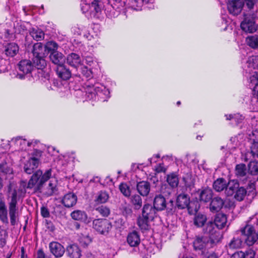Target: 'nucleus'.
<instances>
[{
    "label": "nucleus",
    "instance_id": "21",
    "mask_svg": "<svg viewBox=\"0 0 258 258\" xmlns=\"http://www.w3.org/2000/svg\"><path fill=\"white\" fill-rule=\"evenodd\" d=\"M257 29V26L256 25L253 20H247L246 18H244L243 20V31L246 33H253Z\"/></svg>",
    "mask_w": 258,
    "mask_h": 258
},
{
    "label": "nucleus",
    "instance_id": "14",
    "mask_svg": "<svg viewBox=\"0 0 258 258\" xmlns=\"http://www.w3.org/2000/svg\"><path fill=\"white\" fill-rule=\"evenodd\" d=\"M156 211L151 204H145L142 209V216L152 221L156 217Z\"/></svg>",
    "mask_w": 258,
    "mask_h": 258
},
{
    "label": "nucleus",
    "instance_id": "58",
    "mask_svg": "<svg viewBox=\"0 0 258 258\" xmlns=\"http://www.w3.org/2000/svg\"><path fill=\"white\" fill-rule=\"evenodd\" d=\"M83 258H104V255L101 254H93L90 252H86Z\"/></svg>",
    "mask_w": 258,
    "mask_h": 258
},
{
    "label": "nucleus",
    "instance_id": "13",
    "mask_svg": "<svg viewBox=\"0 0 258 258\" xmlns=\"http://www.w3.org/2000/svg\"><path fill=\"white\" fill-rule=\"evenodd\" d=\"M49 247L51 253L56 257H61L65 252L64 247L57 242L53 241L50 242Z\"/></svg>",
    "mask_w": 258,
    "mask_h": 258
},
{
    "label": "nucleus",
    "instance_id": "37",
    "mask_svg": "<svg viewBox=\"0 0 258 258\" xmlns=\"http://www.w3.org/2000/svg\"><path fill=\"white\" fill-rule=\"evenodd\" d=\"M227 185L226 181L223 178H218L213 183L214 189L218 192L222 191L224 189Z\"/></svg>",
    "mask_w": 258,
    "mask_h": 258
},
{
    "label": "nucleus",
    "instance_id": "10",
    "mask_svg": "<svg viewBox=\"0 0 258 258\" xmlns=\"http://www.w3.org/2000/svg\"><path fill=\"white\" fill-rule=\"evenodd\" d=\"M229 13L237 16L242 12V0H229L227 4Z\"/></svg>",
    "mask_w": 258,
    "mask_h": 258
},
{
    "label": "nucleus",
    "instance_id": "64",
    "mask_svg": "<svg viewBox=\"0 0 258 258\" xmlns=\"http://www.w3.org/2000/svg\"><path fill=\"white\" fill-rule=\"evenodd\" d=\"M160 157L159 154H157L154 155L152 158H150L148 159L150 164H151L152 162H156L157 161V159L159 158Z\"/></svg>",
    "mask_w": 258,
    "mask_h": 258
},
{
    "label": "nucleus",
    "instance_id": "39",
    "mask_svg": "<svg viewBox=\"0 0 258 258\" xmlns=\"http://www.w3.org/2000/svg\"><path fill=\"white\" fill-rule=\"evenodd\" d=\"M101 11V8L98 4L97 0H94L90 4L89 16L95 17L96 14Z\"/></svg>",
    "mask_w": 258,
    "mask_h": 258
},
{
    "label": "nucleus",
    "instance_id": "17",
    "mask_svg": "<svg viewBox=\"0 0 258 258\" xmlns=\"http://www.w3.org/2000/svg\"><path fill=\"white\" fill-rule=\"evenodd\" d=\"M140 236L136 231L130 232L126 237V241L131 247L137 246L140 243Z\"/></svg>",
    "mask_w": 258,
    "mask_h": 258
},
{
    "label": "nucleus",
    "instance_id": "26",
    "mask_svg": "<svg viewBox=\"0 0 258 258\" xmlns=\"http://www.w3.org/2000/svg\"><path fill=\"white\" fill-rule=\"evenodd\" d=\"M154 207L157 211L165 209L166 201L165 198L161 195L156 196L154 200Z\"/></svg>",
    "mask_w": 258,
    "mask_h": 258
},
{
    "label": "nucleus",
    "instance_id": "22",
    "mask_svg": "<svg viewBox=\"0 0 258 258\" xmlns=\"http://www.w3.org/2000/svg\"><path fill=\"white\" fill-rule=\"evenodd\" d=\"M67 62L71 66L78 69L81 63V59L80 56L75 53L69 54L67 57Z\"/></svg>",
    "mask_w": 258,
    "mask_h": 258
},
{
    "label": "nucleus",
    "instance_id": "30",
    "mask_svg": "<svg viewBox=\"0 0 258 258\" xmlns=\"http://www.w3.org/2000/svg\"><path fill=\"white\" fill-rule=\"evenodd\" d=\"M56 73L58 77L64 80L69 79L71 76V71L64 64L57 67Z\"/></svg>",
    "mask_w": 258,
    "mask_h": 258
},
{
    "label": "nucleus",
    "instance_id": "15",
    "mask_svg": "<svg viewBox=\"0 0 258 258\" xmlns=\"http://www.w3.org/2000/svg\"><path fill=\"white\" fill-rule=\"evenodd\" d=\"M251 175L258 174V161L251 160L246 166L243 164V176L246 174V171Z\"/></svg>",
    "mask_w": 258,
    "mask_h": 258
},
{
    "label": "nucleus",
    "instance_id": "34",
    "mask_svg": "<svg viewBox=\"0 0 258 258\" xmlns=\"http://www.w3.org/2000/svg\"><path fill=\"white\" fill-rule=\"evenodd\" d=\"M0 220L4 224H8V210L6 204L3 202H0Z\"/></svg>",
    "mask_w": 258,
    "mask_h": 258
},
{
    "label": "nucleus",
    "instance_id": "2",
    "mask_svg": "<svg viewBox=\"0 0 258 258\" xmlns=\"http://www.w3.org/2000/svg\"><path fill=\"white\" fill-rule=\"evenodd\" d=\"M74 94L79 101L83 102L97 99L105 101L110 97L109 90L98 83L93 85H86V87L75 90Z\"/></svg>",
    "mask_w": 258,
    "mask_h": 258
},
{
    "label": "nucleus",
    "instance_id": "8",
    "mask_svg": "<svg viewBox=\"0 0 258 258\" xmlns=\"http://www.w3.org/2000/svg\"><path fill=\"white\" fill-rule=\"evenodd\" d=\"M11 142L17 146L18 150L26 151L31 149V148H34L38 141L36 140L29 141L21 137H17L13 138Z\"/></svg>",
    "mask_w": 258,
    "mask_h": 258
},
{
    "label": "nucleus",
    "instance_id": "27",
    "mask_svg": "<svg viewBox=\"0 0 258 258\" xmlns=\"http://www.w3.org/2000/svg\"><path fill=\"white\" fill-rule=\"evenodd\" d=\"M137 188L141 195L147 196L150 190V185L147 181H142L137 183Z\"/></svg>",
    "mask_w": 258,
    "mask_h": 258
},
{
    "label": "nucleus",
    "instance_id": "38",
    "mask_svg": "<svg viewBox=\"0 0 258 258\" xmlns=\"http://www.w3.org/2000/svg\"><path fill=\"white\" fill-rule=\"evenodd\" d=\"M30 34L33 38L36 41L42 40L44 36V32L38 28H32L30 31Z\"/></svg>",
    "mask_w": 258,
    "mask_h": 258
},
{
    "label": "nucleus",
    "instance_id": "61",
    "mask_svg": "<svg viewBox=\"0 0 258 258\" xmlns=\"http://www.w3.org/2000/svg\"><path fill=\"white\" fill-rule=\"evenodd\" d=\"M250 83L252 84H258V72L252 73L250 77Z\"/></svg>",
    "mask_w": 258,
    "mask_h": 258
},
{
    "label": "nucleus",
    "instance_id": "19",
    "mask_svg": "<svg viewBox=\"0 0 258 258\" xmlns=\"http://www.w3.org/2000/svg\"><path fill=\"white\" fill-rule=\"evenodd\" d=\"M50 59L52 63L59 67L64 64L66 61V57L61 53L58 51H54L50 53Z\"/></svg>",
    "mask_w": 258,
    "mask_h": 258
},
{
    "label": "nucleus",
    "instance_id": "25",
    "mask_svg": "<svg viewBox=\"0 0 258 258\" xmlns=\"http://www.w3.org/2000/svg\"><path fill=\"white\" fill-rule=\"evenodd\" d=\"M19 51L18 45L14 42L9 43L5 46V54L7 56L14 57Z\"/></svg>",
    "mask_w": 258,
    "mask_h": 258
},
{
    "label": "nucleus",
    "instance_id": "28",
    "mask_svg": "<svg viewBox=\"0 0 258 258\" xmlns=\"http://www.w3.org/2000/svg\"><path fill=\"white\" fill-rule=\"evenodd\" d=\"M227 217L222 213L217 214L215 218L214 223L218 229H222L226 226Z\"/></svg>",
    "mask_w": 258,
    "mask_h": 258
},
{
    "label": "nucleus",
    "instance_id": "57",
    "mask_svg": "<svg viewBox=\"0 0 258 258\" xmlns=\"http://www.w3.org/2000/svg\"><path fill=\"white\" fill-rule=\"evenodd\" d=\"M258 1V0H243V7L245 4L247 8L249 10L252 9L254 4Z\"/></svg>",
    "mask_w": 258,
    "mask_h": 258
},
{
    "label": "nucleus",
    "instance_id": "16",
    "mask_svg": "<svg viewBox=\"0 0 258 258\" xmlns=\"http://www.w3.org/2000/svg\"><path fill=\"white\" fill-rule=\"evenodd\" d=\"M215 226L216 225L214 222H210L207 223L204 229V232L209 234L210 238L212 240L216 239L219 235V233L217 230Z\"/></svg>",
    "mask_w": 258,
    "mask_h": 258
},
{
    "label": "nucleus",
    "instance_id": "32",
    "mask_svg": "<svg viewBox=\"0 0 258 258\" xmlns=\"http://www.w3.org/2000/svg\"><path fill=\"white\" fill-rule=\"evenodd\" d=\"M208 242V239L207 237L197 236L194 241V248L195 249H203L206 247Z\"/></svg>",
    "mask_w": 258,
    "mask_h": 258
},
{
    "label": "nucleus",
    "instance_id": "7",
    "mask_svg": "<svg viewBox=\"0 0 258 258\" xmlns=\"http://www.w3.org/2000/svg\"><path fill=\"white\" fill-rule=\"evenodd\" d=\"M93 227L99 233L106 234L111 230L112 225L107 219H98L93 220Z\"/></svg>",
    "mask_w": 258,
    "mask_h": 258
},
{
    "label": "nucleus",
    "instance_id": "1",
    "mask_svg": "<svg viewBox=\"0 0 258 258\" xmlns=\"http://www.w3.org/2000/svg\"><path fill=\"white\" fill-rule=\"evenodd\" d=\"M52 169H49L43 173L41 170H37L33 173L27 183L25 181L21 182V187L18 189L12 188V183L8 186V208L11 224L14 226L16 224L18 217L19 207L18 201L23 198L26 192V189H33L35 191L41 189L43 184L49 179L48 185L45 187L42 192L44 196L48 197L55 194L58 190L57 180L51 178Z\"/></svg>",
    "mask_w": 258,
    "mask_h": 258
},
{
    "label": "nucleus",
    "instance_id": "50",
    "mask_svg": "<svg viewBox=\"0 0 258 258\" xmlns=\"http://www.w3.org/2000/svg\"><path fill=\"white\" fill-rule=\"evenodd\" d=\"M247 63L249 68L253 69L258 67V56H251L248 58Z\"/></svg>",
    "mask_w": 258,
    "mask_h": 258
},
{
    "label": "nucleus",
    "instance_id": "60",
    "mask_svg": "<svg viewBox=\"0 0 258 258\" xmlns=\"http://www.w3.org/2000/svg\"><path fill=\"white\" fill-rule=\"evenodd\" d=\"M155 170L157 173L165 172L166 170V167L162 162V163H159L155 167Z\"/></svg>",
    "mask_w": 258,
    "mask_h": 258
},
{
    "label": "nucleus",
    "instance_id": "18",
    "mask_svg": "<svg viewBox=\"0 0 258 258\" xmlns=\"http://www.w3.org/2000/svg\"><path fill=\"white\" fill-rule=\"evenodd\" d=\"M33 68V64L30 60H22L18 64V69L20 72H22L24 74L30 73Z\"/></svg>",
    "mask_w": 258,
    "mask_h": 258
},
{
    "label": "nucleus",
    "instance_id": "55",
    "mask_svg": "<svg viewBox=\"0 0 258 258\" xmlns=\"http://www.w3.org/2000/svg\"><path fill=\"white\" fill-rule=\"evenodd\" d=\"M177 206H175L174 204V202L172 200H170L169 203H166V207L165 209H166L167 212L170 214H173L175 212Z\"/></svg>",
    "mask_w": 258,
    "mask_h": 258
},
{
    "label": "nucleus",
    "instance_id": "43",
    "mask_svg": "<svg viewBox=\"0 0 258 258\" xmlns=\"http://www.w3.org/2000/svg\"><path fill=\"white\" fill-rule=\"evenodd\" d=\"M167 181L171 187H175L178 184V178L175 173H171L167 175Z\"/></svg>",
    "mask_w": 258,
    "mask_h": 258
},
{
    "label": "nucleus",
    "instance_id": "44",
    "mask_svg": "<svg viewBox=\"0 0 258 258\" xmlns=\"http://www.w3.org/2000/svg\"><path fill=\"white\" fill-rule=\"evenodd\" d=\"M150 221L142 216L138 218V225L141 230H147L149 228V222Z\"/></svg>",
    "mask_w": 258,
    "mask_h": 258
},
{
    "label": "nucleus",
    "instance_id": "59",
    "mask_svg": "<svg viewBox=\"0 0 258 258\" xmlns=\"http://www.w3.org/2000/svg\"><path fill=\"white\" fill-rule=\"evenodd\" d=\"M90 4H87L83 2L81 4V10L82 12L84 14H86L88 16H89V11L90 8Z\"/></svg>",
    "mask_w": 258,
    "mask_h": 258
},
{
    "label": "nucleus",
    "instance_id": "45",
    "mask_svg": "<svg viewBox=\"0 0 258 258\" xmlns=\"http://www.w3.org/2000/svg\"><path fill=\"white\" fill-rule=\"evenodd\" d=\"M207 220L206 216L203 214H197L194 219V224L198 227L203 226Z\"/></svg>",
    "mask_w": 258,
    "mask_h": 258
},
{
    "label": "nucleus",
    "instance_id": "20",
    "mask_svg": "<svg viewBox=\"0 0 258 258\" xmlns=\"http://www.w3.org/2000/svg\"><path fill=\"white\" fill-rule=\"evenodd\" d=\"M71 216L72 219L75 220L80 221L85 223H88L90 222L86 213L84 211L75 210L71 213Z\"/></svg>",
    "mask_w": 258,
    "mask_h": 258
},
{
    "label": "nucleus",
    "instance_id": "54",
    "mask_svg": "<svg viewBox=\"0 0 258 258\" xmlns=\"http://www.w3.org/2000/svg\"><path fill=\"white\" fill-rule=\"evenodd\" d=\"M242 240L241 239H235L234 238L233 240L229 243V247L232 249L239 248L241 246Z\"/></svg>",
    "mask_w": 258,
    "mask_h": 258
},
{
    "label": "nucleus",
    "instance_id": "62",
    "mask_svg": "<svg viewBox=\"0 0 258 258\" xmlns=\"http://www.w3.org/2000/svg\"><path fill=\"white\" fill-rule=\"evenodd\" d=\"M41 215L44 218L49 217L50 214L48 209L45 207H42L40 209Z\"/></svg>",
    "mask_w": 258,
    "mask_h": 258
},
{
    "label": "nucleus",
    "instance_id": "47",
    "mask_svg": "<svg viewBox=\"0 0 258 258\" xmlns=\"http://www.w3.org/2000/svg\"><path fill=\"white\" fill-rule=\"evenodd\" d=\"M120 192L126 197L131 195V189L129 185L125 183H121L119 187Z\"/></svg>",
    "mask_w": 258,
    "mask_h": 258
},
{
    "label": "nucleus",
    "instance_id": "33",
    "mask_svg": "<svg viewBox=\"0 0 258 258\" xmlns=\"http://www.w3.org/2000/svg\"><path fill=\"white\" fill-rule=\"evenodd\" d=\"M226 119L227 120H230L231 125L237 126L242 122L241 115L240 113L234 114H226Z\"/></svg>",
    "mask_w": 258,
    "mask_h": 258
},
{
    "label": "nucleus",
    "instance_id": "41",
    "mask_svg": "<svg viewBox=\"0 0 258 258\" xmlns=\"http://www.w3.org/2000/svg\"><path fill=\"white\" fill-rule=\"evenodd\" d=\"M131 202L133 205L135 209H139L142 206V200L140 196L135 195L131 197Z\"/></svg>",
    "mask_w": 258,
    "mask_h": 258
},
{
    "label": "nucleus",
    "instance_id": "46",
    "mask_svg": "<svg viewBox=\"0 0 258 258\" xmlns=\"http://www.w3.org/2000/svg\"><path fill=\"white\" fill-rule=\"evenodd\" d=\"M235 35V41L237 42L239 47H240L239 40H241V36L242 35V21H239V26L237 28H235L234 31ZM240 49V48H239Z\"/></svg>",
    "mask_w": 258,
    "mask_h": 258
},
{
    "label": "nucleus",
    "instance_id": "51",
    "mask_svg": "<svg viewBox=\"0 0 258 258\" xmlns=\"http://www.w3.org/2000/svg\"><path fill=\"white\" fill-rule=\"evenodd\" d=\"M45 48L46 51L47 50L48 52L51 51L52 52L56 51V50L57 49L58 45L55 42L50 41L46 43Z\"/></svg>",
    "mask_w": 258,
    "mask_h": 258
},
{
    "label": "nucleus",
    "instance_id": "56",
    "mask_svg": "<svg viewBox=\"0 0 258 258\" xmlns=\"http://www.w3.org/2000/svg\"><path fill=\"white\" fill-rule=\"evenodd\" d=\"M241 139L240 135L238 134L236 136L232 137L230 140L236 147H239L241 144Z\"/></svg>",
    "mask_w": 258,
    "mask_h": 258
},
{
    "label": "nucleus",
    "instance_id": "42",
    "mask_svg": "<svg viewBox=\"0 0 258 258\" xmlns=\"http://www.w3.org/2000/svg\"><path fill=\"white\" fill-rule=\"evenodd\" d=\"M78 69L80 70L82 74L87 78H92V74L94 73L93 69L90 68L89 69L86 66L81 64Z\"/></svg>",
    "mask_w": 258,
    "mask_h": 258
},
{
    "label": "nucleus",
    "instance_id": "9",
    "mask_svg": "<svg viewBox=\"0 0 258 258\" xmlns=\"http://www.w3.org/2000/svg\"><path fill=\"white\" fill-rule=\"evenodd\" d=\"M6 154H0V159H1L0 163V175L2 176H6V178L9 177H11V176L13 173V170L8 163L6 159L7 158Z\"/></svg>",
    "mask_w": 258,
    "mask_h": 258
},
{
    "label": "nucleus",
    "instance_id": "35",
    "mask_svg": "<svg viewBox=\"0 0 258 258\" xmlns=\"http://www.w3.org/2000/svg\"><path fill=\"white\" fill-rule=\"evenodd\" d=\"M109 197L107 192L100 191L95 196L94 201L97 204L105 203L108 200Z\"/></svg>",
    "mask_w": 258,
    "mask_h": 258
},
{
    "label": "nucleus",
    "instance_id": "12",
    "mask_svg": "<svg viewBox=\"0 0 258 258\" xmlns=\"http://www.w3.org/2000/svg\"><path fill=\"white\" fill-rule=\"evenodd\" d=\"M39 163V160L38 158H30L24 163V171L28 174L33 173L34 170L38 168Z\"/></svg>",
    "mask_w": 258,
    "mask_h": 258
},
{
    "label": "nucleus",
    "instance_id": "6",
    "mask_svg": "<svg viewBox=\"0 0 258 258\" xmlns=\"http://www.w3.org/2000/svg\"><path fill=\"white\" fill-rule=\"evenodd\" d=\"M257 238L258 234L252 226L246 225L243 228V240H244L246 246L253 245Z\"/></svg>",
    "mask_w": 258,
    "mask_h": 258
},
{
    "label": "nucleus",
    "instance_id": "40",
    "mask_svg": "<svg viewBox=\"0 0 258 258\" xmlns=\"http://www.w3.org/2000/svg\"><path fill=\"white\" fill-rule=\"evenodd\" d=\"M247 45L252 48L258 47V37L256 35L248 36L245 39Z\"/></svg>",
    "mask_w": 258,
    "mask_h": 258
},
{
    "label": "nucleus",
    "instance_id": "52",
    "mask_svg": "<svg viewBox=\"0 0 258 258\" xmlns=\"http://www.w3.org/2000/svg\"><path fill=\"white\" fill-rule=\"evenodd\" d=\"M96 210L104 217H107L110 213V209L104 206H101L97 208Z\"/></svg>",
    "mask_w": 258,
    "mask_h": 258
},
{
    "label": "nucleus",
    "instance_id": "48",
    "mask_svg": "<svg viewBox=\"0 0 258 258\" xmlns=\"http://www.w3.org/2000/svg\"><path fill=\"white\" fill-rule=\"evenodd\" d=\"M248 155H251L254 158L256 157L258 158V144H254L251 146V152L246 153L245 155V161H247L248 160Z\"/></svg>",
    "mask_w": 258,
    "mask_h": 258
},
{
    "label": "nucleus",
    "instance_id": "63",
    "mask_svg": "<svg viewBox=\"0 0 258 258\" xmlns=\"http://www.w3.org/2000/svg\"><path fill=\"white\" fill-rule=\"evenodd\" d=\"M236 174L237 175H242V164H237L235 168Z\"/></svg>",
    "mask_w": 258,
    "mask_h": 258
},
{
    "label": "nucleus",
    "instance_id": "11",
    "mask_svg": "<svg viewBox=\"0 0 258 258\" xmlns=\"http://www.w3.org/2000/svg\"><path fill=\"white\" fill-rule=\"evenodd\" d=\"M255 196V185L253 183H249L246 189L243 188V201L247 202L246 206L251 203Z\"/></svg>",
    "mask_w": 258,
    "mask_h": 258
},
{
    "label": "nucleus",
    "instance_id": "31",
    "mask_svg": "<svg viewBox=\"0 0 258 258\" xmlns=\"http://www.w3.org/2000/svg\"><path fill=\"white\" fill-rule=\"evenodd\" d=\"M224 204L223 200L220 197H215L213 198L210 204V210L212 212H218L223 207Z\"/></svg>",
    "mask_w": 258,
    "mask_h": 258
},
{
    "label": "nucleus",
    "instance_id": "4",
    "mask_svg": "<svg viewBox=\"0 0 258 258\" xmlns=\"http://www.w3.org/2000/svg\"><path fill=\"white\" fill-rule=\"evenodd\" d=\"M195 203H190L189 198L187 195L185 194H181L179 195L176 199V206L178 209H183L186 208H188L189 213L190 214H194L197 213L199 210V206H197L198 203H196V205L194 209H192V205Z\"/></svg>",
    "mask_w": 258,
    "mask_h": 258
},
{
    "label": "nucleus",
    "instance_id": "36",
    "mask_svg": "<svg viewBox=\"0 0 258 258\" xmlns=\"http://www.w3.org/2000/svg\"><path fill=\"white\" fill-rule=\"evenodd\" d=\"M212 190L210 188H206L201 191L200 200L204 202H208L212 200Z\"/></svg>",
    "mask_w": 258,
    "mask_h": 258
},
{
    "label": "nucleus",
    "instance_id": "5",
    "mask_svg": "<svg viewBox=\"0 0 258 258\" xmlns=\"http://www.w3.org/2000/svg\"><path fill=\"white\" fill-rule=\"evenodd\" d=\"M242 187H239V184L237 180H230L227 183L225 188V194L227 196H232L234 195V198L237 201H242Z\"/></svg>",
    "mask_w": 258,
    "mask_h": 258
},
{
    "label": "nucleus",
    "instance_id": "24",
    "mask_svg": "<svg viewBox=\"0 0 258 258\" xmlns=\"http://www.w3.org/2000/svg\"><path fill=\"white\" fill-rule=\"evenodd\" d=\"M77 201V196L73 193L65 195L62 200V203L66 207L70 208L74 206Z\"/></svg>",
    "mask_w": 258,
    "mask_h": 258
},
{
    "label": "nucleus",
    "instance_id": "29",
    "mask_svg": "<svg viewBox=\"0 0 258 258\" xmlns=\"http://www.w3.org/2000/svg\"><path fill=\"white\" fill-rule=\"evenodd\" d=\"M84 60L85 63L88 65L91 69H93L94 71L98 70L100 69L99 63L98 62L97 59L93 56L91 54L85 55Z\"/></svg>",
    "mask_w": 258,
    "mask_h": 258
},
{
    "label": "nucleus",
    "instance_id": "23",
    "mask_svg": "<svg viewBox=\"0 0 258 258\" xmlns=\"http://www.w3.org/2000/svg\"><path fill=\"white\" fill-rule=\"evenodd\" d=\"M67 255L70 258H80L81 251L79 247L76 244L69 245L66 249Z\"/></svg>",
    "mask_w": 258,
    "mask_h": 258
},
{
    "label": "nucleus",
    "instance_id": "53",
    "mask_svg": "<svg viewBox=\"0 0 258 258\" xmlns=\"http://www.w3.org/2000/svg\"><path fill=\"white\" fill-rule=\"evenodd\" d=\"M255 251L251 247H246L244 251H243V258H254Z\"/></svg>",
    "mask_w": 258,
    "mask_h": 258
},
{
    "label": "nucleus",
    "instance_id": "3",
    "mask_svg": "<svg viewBox=\"0 0 258 258\" xmlns=\"http://www.w3.org/2000/svg\"><path fill=\"white\" fill-rule=\"evenodd\" d=\"M33 54L35 58L34 60V63L39 67H44L45 65V60L43 59L44 56L46 54V49L45 46L41 43H36L33 45Z\"/></svg>",
    "mask_w": 258,
    "mask_h": 258
},
{
    "label": "nucleus",
    "instance_id": "49",
    "mask_svg": "<svg viewBox=\"0 0 258 258\" xmlns=\"http://www.w3.org/2000/svg\"><path fill=\"white\" fill-rule=\"evenodd\" d=\"M248 140L251 145L258 144V130H255L249 134Z\"/></svg>",
    "mask_w": 258,
    "mask_h": 258
}]
</instances>
